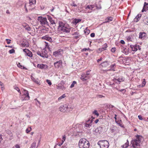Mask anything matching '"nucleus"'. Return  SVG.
<instances>
[{
    "label": "nucleus",
    "mask_w": 148,
    "mask_h": 148,
    "mask_svg": "<svg viewBox=\"0 0 148 148\" xmlns=\"http://www.w3.org/2000/svg\"><path fill=\"white\" fill-rule=\"evenodd\" d=\"M100 148H108L109 145V142L106 140L99 141L98 143Z\"/></svg>",
    "instance_id": "5"
},
{
    "label": "nucleus",
    "mask_w": 148,
    "mask_h": 148,
    "mask_svg": "<svg viewBox=\"0 0 148 148\" xmlns=\"http://www.w3.org/2000/svg\"><path fill=\"white\" fill-rule=\"evenodd\" d=\"M42 38V39L46 40L51 42L53 41V40L51 38L49 37L48 35H46L45 36H43Z\"/></svg>",
    "instance_id": "19"
},
{
    "label": "nucleus",
    "mask_w": 148,
    "mask_h": 148,
    "mask_svg": "<svg viewBox=\"0 0 148 148\" xmlns=\"http://www.w3.org/2000/svg\"><path fill=\"white\" fill-rule=\"evenodd\" d=\"M38 20L40 23V24L42 25H45L49 26L46 18L39 16L38 17Z\"/></svg>",
    "instance_id": "6"
},
{
    "label": "nucleus",
    "mask_w": 148,
    "mask_h": 148,
    "mask_svg": "<svg viewBox=\"0 0 148 148\" xmlns=\"http://www.w3.org/2000/svg\"><path fill=\"white\" fill-rule=\"evenodd\" d=\"M130 47L132 49V51H136L138 49L139 50L141 49V48H140L139 46L137 45H130Z\"/></svg>",
    "instance_id": "13"
},
{
    "label": "nucleus",
    "mask_w": 148,
    "mask_h": 148,
    "mask_svg": "<svg viewBox=\"0 0 148 148\" xmlns=\"http://www.w3.org/2000/svg\"><path fill=\"white\" fill-rule=\"evenodd\" d=\"M120 42L121 44H124L125 43V42L123 40H121L120 41Z\"/></svg>",
    "instance_id": "58"
},
{
    "label": "nucleus",
    "mask_w": 148,
    "mask_h": 148,
    "mask_svg": "<svg viewBox=\"0 0 148 148\" xmlns=\"http://www.w3.org/2000/svg\"><path fill=\"white\" fill-rule=\"evenodd\" d=\"M63 50L60 49L53 52V55L55 57H58L60 56H62L63 54Z\"/></svg>",
    "instance_id": "10"
},
{
    "label": "nucleus",
    "mask_w": 148,
    "mask_h": 148,
    "mask_svg": "<svg viewBox=\"0 0 148 148\" xmlns=\"http://www.w3.org/2000/svg\"><path fill=\"white\" fill-rule=\"evenodd\" d=\"M95 6L96 7L97 9H100L101 8L100 3L99 2L98 4H95Z\"/></svg>",
    "instance_id": "27"
},
{
    "label": "nucleus",
    "mask_w": 148,
    "mask_h": 148,
    "mask_svg": "<svg viewBox=\"0 0 148 148\" xmlns=\"http://www.w3.org/2000/svg\"><path fill=\"white\" fill-rule=\"evenodd\" d=\"M36 53L43 58H47L49 57L48 55L47 54V51L45 49H42L41 52L39 51H37L36 52Z\"/></svg>",
    "instance_id": "7"
},
{
    "label": "nucleus",
    "mask_w": 148,
    "mask_h": 148,
    "mask_svg": "<svg viewBox=\"0 0 148 148\" xmlns=\"http://www.w3.org/2000/svg\"><path fill=\"white\" fill-rule=\"evenodd\" d=\"M36 3V0H29V3L31 5L35 4Z\"/></svg>",
    "instance_id": "30"
},
{
    "label": "nucleus",
    "mask_w": 148,
    "mask_h": 148,
    "mask_svg": "<svg viewBox=\"0 0 148 148\" xmlns=\"http://www.w3.org/2000/svg\"><path fill=\"white\" fill-rule=\"evenodd\" d=\"M99 120L98 119H97L94 121V122L95 123H97L99 121Z\"/></svg>",
    "instance_id": "63"
},
{
    "label": "nucleus",
    "mask_w": 148,
    "mask_h": 148,
    "mask_svg": "<svg viewBox=\"0 0 148 148\" xmlns=\"http://www.w3.org/2000/svg\"><path fill=\"white\" fill-rule=\"evenodd\" d=\"M140 137L138 135H136V139L132 141L130 144V148H139L140 143Z\"/></svg>",
    "instance_id": "3"
},
{
    "label": "nucleus",
    "mask_w": 148,
    "mask_h": 148,
    "mask_svg": "<svg viewBox=\"0 0 148 148\" xmlns=\"http://www.w3.org/2000/svg\"><path fill=\"white\" fill-rule=\"evenodd\" d=\"M18 66L19 67V68L22 69H25V67L24 66L22 65L20 63H18V64H17Z\"/></svg>",
    "instance_id": "29"
},
{
    "label": "nucleus",
    "mask_w": 148,
    "mask_h": 148,
    "mask_svg": "<svg viewBox=\"0 0 148 148\" xmlns=\"http://www.w3.org/2000/svg\"><path fill=\"white\" fill-rule=\"evenodd\" d=\"M127 39L128 41H132L133 38L132 36H130L128 37Z\"/></svg>",
    "instance_id": "37"
},
{
    "label": "nucleus",
    "mask_w": 148,
    "mask_h": 148,
    "mask_svg": "<svg viewBox=\"0 0 148 148\" xmlns=\"http://www.w3.org/2000/svg\"><path fill=\"white\" fill-rule=\"evenodd\" d=\"M56 88L58 89H60L62 90H65L66 89V88L61 84H58V85L57 86Z\"/></svg>",
    "instance_id": "21"
},
{
    "label": "nucleus",
    "mask_w": 148,
    "mask_h": 148,
    "mask_svg": "<svg viewBox=\"0 0 148 148\" xmlns=\"http://www.w3.org/2000/svg\"><path fill=\"white\" fill-rule=\"evenodd\" d=\"M71 5L74 7H77V5L75 3L74 1L72 2V3L71 4Z\"/></svg>",
    "instance_id": "49"
},
{
    "label": "nucleus",
    "mask_w": 148,
    "mask_h": 148,
    "mask_svg": "<svg viewBox=\"0 0 148 148\" xmlns=\"http://www.w3.org/2000/svg\"><path fill=\"white\" fill-rule=\"evenodd\" d=\"M81 21V20L80 19H76L75 20V23L76 24H77Z\"/></svg>",
    "instance_id": "36"
},
{
    "label": "nucleus",
    "mask_w": 148,
    "mask_h": 148,
    "mask_svg": "<svg viewBox=\"0 0 148 148\" xmlns=\"http://www.w3.org/2000/svg\"><path fill=\"white\" fill-rule=\"evenodd\" d=\"M113 80L114 82L117 84H120V82H123L124 79L122 77H120L118 78H114Z\"/></svg>",
    "instance_id": "15"
},
{
    "label": "nucleus",
    "mask_w": 148,
    "mask_h": 148,
    "mask_svg": "<svg viewBox=\"0 0 148 148\" xmlns=\"http://www.w3.org/2000/svg\"><path fill=\"white\" fill-rule=\"evenodd\" d=\"M144 23L148 25V20L147 19H145L143 21Z\"/></svg>",
    "instance_id": "46"
},
{
    "label": "nucleus",
    "mask_w": 148,
    "mask_h": 148,
    "mask_svg": "<svg viewBox=\"0 0 148 148\" xmlns=\"http://www.w3.org/2000/svg\"><path fill=\"white\" fill-rule=\"evenodd\" d=\"M90 36L92 37H94L95 36V34L94 33H92L90 34Z\"/></svg>",
    "instance_id": "54"
},
{
    "label": "nucleus",
    "mask_w": 148,
    "mask_h": 148,
    "mask_svg": "<svg viewBox=\"0 0 148 148\" xmlns=\"http://www.w3.org/2000/svg\"><path fill=\"white\" fill-rule=\"evenodd\" d=\"M32 130V128L31 127H29L26 129V132L27 133H28Z\"/></svg>",
    "instance_id": "32"
},
{
    "label": "nucleus",
    "mask_w": 148,
    "mask_h": 148,
    "mask_svg": "<svg viewBox=\"0 0 148 148\" xmlns=\"http://www.w3.org/2000/svg\"><path fill=\"white\" fill-rule=\"evenodd\" d=\"M102 128L101 127H98L96 128L95 130V132L96 133L100 134L102 131Z\"/></svg>",
    "instance_id": "24"
},
{
    "label": "nucleus",
    "mask_w": 148,
    "mask_h": 148,
    "mask_svg": "<svg viewBox=\"0 0 148 148\" xmlns=\"http://www.w3.org/2000/svg\"><path fill=\"white\" fill-rule=\"evenodd\" d=\"M13 148H20V147L19 145L16 144L15 145V147H13Z\"/></svg>",
    "instance_id": "52"
},
{
    "label": "nucleus",
    "mask_w": 148,
    "mask_h": 148,
    "mask_svg": "<svg viewBox=\"0 0 148 148\" xmlns=\"http://www.w3.org/2000/svg\"><path fill=\"white\" fill-rule=\"evenodd\" d=\"M65 97V94H63L61 96H60V97H59V98H58V100H61L62 99L64 98Z\"/></svg>",
    "instance_id": "38"
},
{
    "label": "nucleus",
    "mask_w": 148,
    "mask_h": 148,
    "mask_svg": "<svg viewBox=\"0 0 148 148\" xmlns=\"http://www.w3.org/2000/svg\"><path fill=\"white\" fill-rule=\"evenodd\" d=\"M47 18L49 21L50 20H51L52 19V17L50 16L49 15L47 16Z\"/></svg>",
    "instance_id": "55"
},
{
    "label": "nucleus",
    "mask_w": 148,
    "mask_h": 148,
    "mask_svg": "<svg viewBox=\"0 0 148 148\" xmlns=\"http://www.w3.org/2000/svg\"><path fill=\"white\" fill-rule=\"evenodd\" d=\"M90 76H88L84 73L82 75L80 78L83 81H85L88 79L90 78Z\"/></svg>",
    "instance_id": "16"
},
{
    "label": "nucleus",
    "mask_w": 148,
    "mask_h": 148,
    "mask_svg": "<svg viewBox=\"0 0 148 148\" xmlns=\"http://www.w3.org/2000/svg\"><path fill=\"white\" fill-rule=\"evenodd\" d=\"M127 142L121 146V147L123 148H126L129 145V141L128 140H127Z\"/></svg>",
    "instance_id": "26"
},
{
    "label": "nucleus",
    "mask_w": 148,
    "mask_h": 148,
    "mask_svg": "<svg viewBox=\"0 0 148 148\" xmlns=\"http://www.w3.org/2000/svg\"><path fill=\"white\" fill-rule=\"evenodd\" d=\"M49 21L50 22L51 24L52 25H53L55 26L56 23L54 20H53L52 19L51 20H50V21Z\"/></svg>",
    "instance_id": "33"
},
{
    "label": "nucleus",
    "mask_w": 148,
    "mask_h": 148,
    "mask_svg": "<svg viewBox=\"0 0 148 148\" xmlns=\"http://www.w3.org/2000/svg\"><path fill=\"white\" fill-rule=\"evenodd\" d=\"M90 30L89 29L85 30L84 31V32L86 35H88L90 33Z\"/></svg>",
    "instance_id": "40"
},
{
    "label": "nucleus",
    "mask_w": 148,
    "mask_h": 148,
    "mask_svg": "<svg viewBox=\"0 0 148 148\" xmlns=\"http://www.w3.org/2000/svg\"><path fill=\"white\" fill-rule=\"evenodd\" d=\"M23 51L25 52V55L26 56H28L30 57H32L33 56V54L32 52L27 49H25L23 50Z\"/></svg>",
    "instance_id": "12"
},
{
    "label": "nucleus",
    "mask_w": 148,
    "mask_h": 148,
    "mask_svg": "<svg viewBox=\"0 0 148 148\" xmlns=\"http://www.w3.org/2000/svg\"><path fill=\"white\" fill-rule=\"evenodd\" d=\"M97 96L98 98H102V97H104V96H103L102 95H98Z\"/></svg>",
    "instance_id": "57"
},
{
    "label": "nucleus",
    "mask_w": 148,
    "mask_h": 148,
    "mask_svg": "<svg viewBox=\"0 0 148 148\" xmlns=\"http://www.w3.org/2000/svg\"><path fill=\"white\" fill-rule=\"evenodd\" d=\"M62 143H63L66 139V136L65 135L62 136Z\"/></svg>",
    "instance_id": "42"
},
{
    "label": "nucleus",
    "mask_w": 148,
    "mask_h": 148,
    "mask_svg": "<svg viewBox=\"0 0 148 148\" xmlns=\"http://www.w3.org/2000/svg\"><path fill=\"white\" fill-rule=\"evenodd\" d=\"M73 108H71L68 104L61 105L59 108L60 111L63 112H69Z\"/></svg>",
    "instance_id": "4"
},
{
    "label": "nucleus",
    "mask_w": 148,
    "mask_h": 148,
    "mask_svg": "<svg viewBox=\"0 0 148 148\" xmlns=\"http://www.w3.org/2000/svg\"><path fill=\"white\" fill-rule=\"evenodd\" d=\"M99 51H100V52H101V51H103L105 50L102 47L101 48H99Z\"/></svg>",
    "instance_id": "56"
},
{
    "label": "nucleus",
    "mask_w": 148,
    "mask_h": 148,
    "mask_svg": "<svg viewBox=\"0 0 148 148\" xmlns=\"http://www.w3.org/2000/svg\"><path fill=\"white\" fill-rule=\"evenodd\" d=\"M116 50V48L115 47L112 48L111 49V51H112V52L114 53L115 52Z\"/></svg>",
    "instance_id": "48"
},
{
    "label": "nucleus",
    "mask_w": 148,
    "mask_h": 148,
    "mask_svg": "<svg viewBox=\"0 0 148 148\" xmlns=\"http://www.w3.org/2000/svg\"><path fill=\"white\" fill-rule=\"evenodd\" d=\"M113 20V18L112 17H108L105 19V21L103 22V23H106L112 21Z\"/></svg>",
    "instance_id": "22"
},
{
    "label": "nucleus",
    "mask_w": 148,
    "mask_h": 148,
    "mask_svg": "<svg viewBox=\"0 0 148 148\" xmlns=\"http://www.w3.org/2000/svg\"><path fill=\"white\" fill-rule=\"evenodd\" d=\"M37 67L39 69H46L48 68V66L46 64H38Z\"/></svg>",
    "instance_id": "14"
},
{
    "label": "nucleus",
    "mask_w": 148,
    "mask_h": 148,
    "mask_svg": "<svg viewBox=\"0 0 148 148\" xmlns=\"http://www.w3.org/2000/svg\"><path fill=\"white\" fill-rule=\"evenodd\" d=\"M62 62L61 60L56 61L54 63V65L55 68H61L62 67Z\"/></svg>",
    "instance_id": "11"
},
{
    "label": "nucleus",
    "mask_w": 148,
    "mask_h": 148,
    "mask_svg": "<svg viewBox=\"0 0 148 148\" xmlns=\"http://www.w3.org/2000/svg\"><path fill=\"white\" fill-rule=\"evenodd\" d=\"M36 142H34L32 144L30 148H35L36 147Z\"/></svg>",
    "instance_id": "35"
},
{
    "label": "nucleus",
    "mask_w": 148,
    "mask_h": 148,
    "mask_svg": "<svg viewBox=\"0 0 148 148\" xmlns=\"http://www.w3.org/2000/svg\"><path fill=\"white\" fill-rule=\"evenodd\" d=\"M138 118L140 120H142L143 119V118L142 116L140 115H139L138 116Z\"/></svg>",
    "instance_id": "53"
},
{
    "label": "nucleus",
    "mask_w": 148,
    "mask_h": 148,
    "mask_svg": "<svg viewBox=\"0 0 148 148\" xmlns=\"http://www.w3.org/2000/svg\"><path fill=\"white\" fill-rule=\"evenodd\" d=\"M6 40L8 44H9L10 43V41L11 40L10 39H6Z\"/></svg>",
    "instance_id": "50"
},
{
    "label": "nucleus",
    "mask_w": 148,
    "mask_h": 148,
    "mask_svg": "<svg viewBox=\"0 0 148 148\" xmlns=\"http://www.w3.org/2000/svg\"><path fill=\"white\" fill-rule=\"evenodd\" d=\"M101 64L103 67H106L108 66V63L107 61L104 62L102 63Z\"/></svg>",
    "instance_id": "28"
},
{
    "label": "nucleus",
    "mask_w": 148,
    "mask_h": 148,
    "mask_svg": "<svg viewBox=\"0 0 148 148\" xmlns=\"http://www.w3.org/2000/svg\"><path fill=\"white\" fill-rule=\"evenodd\" d=\"M47 82L48 83V84L49 85H51L52 83L49 80L47 79Z\"/></svg>",
    "instance_id": "51"
},
{
    "label": "nucleus",
    "mask_w": 148,
    "mask_h": 148,
    "mask_svg": "<svg viewBox=\"0 0 148 148\" xmlns=\"http://www.w3.org/2000/svg\"><path fill=\"white\" fill-rule=\"evenodd\" d=\"M78 146L79 148H89L90 146L89 142L84 138L81 139L79 142Z\"/></svg>",
    "instance_id": "2"
},
{
    "label": "nucleus",
    "mask_w": 148,
    "mask_h": 148,
    "mask_svg": "<svg viewBox=\"0 0 148 148\" xmlns=\"http://www.w3.org/2000/svg\"><path fill=\"white\" fill-rule=\"evenodd\" d=\"M141 16V14H139L136 17L134 18V20L135 22H138L139 21V18H140Z\"/></svg>",
    "instance_id": "25"
},
{
    "label": "nucleus",
    "mask_w": 148,
    "mask_h": 148,
    "mask_svg": "<svg viewBox=\"0 0 148 148\" xmlns=\"http://www.w3.org/2000/svg\"><path fill=\"white\" fill-rule=\"evenodd\" d=\"M22 26L25 28V29L28 31H30L31 30V28L26 23H23L22 24Z\"/></svg>",
    "instance_id": "20"
},
{
    "label": "nucleus",
    "mask_w": 148,
    "mask_h": 148,
    "mask_svg": "<svg viewBox=\"0 0 148 148\" xmlns=\"http://www.w3.org/2000/svg\"><path fill=\"white\" fill-rule=\"evenodd\" d=\"M31 79L33 82H35L37 84H39L40 82L39 80L38 79H35L32 76H31Z\"/></svg>",
    "instance_id": "23"
},
{
    "label": "nucleus",
    "mask_w": 148,
    "mask_h": 148,
    "mask_svg": "<svg viewBox=\"0 0 148 148\" xmlns=\"http://www.w3.org/2000/svg\"><path fill=\"white\" fill-rule=\"evenodd\" d=\"M148 10V3L146 2L144 3V5L142 12H143L144 11L146 12Z\"/></svg>",
    "instance_id": "18"
},
{
    "label": "nucleus",
    "mask_w": 148,
    "mask_h": 148,
    "mask_svg": "<svg viewBox=\"0 0 148 148\" xmlns=\"http://www.w3.org/2000/svg\"><path fill=\"white\" fill-rule=\"evenodd\" d=\"M77 82L75 81H73V82L71 84V85L70 86V87L71 88H72L74 86V85L75 84H76Z\"/></svg>",
    "instance_id": "31"
},
{
    "label": "nucleus",
    "mask_w": 148,
    "mask_h": 148,
    "mask_svg": "<svg viewBox=\"0 0 148 148\" xmlns=\"http://www.w3.org/2000/svg\"><path fill=\"white\" fill-rule=\"evenodd\" d=\"M15 89L16 90L19 92H20V94H21V92H20V89L18 87H16L15 88Z\"/></svg>",
    "instance_id": "47"
},
{
    "label": "nucleus",
    "mask_w": 148,
    "mask_h": 148,
    "mask_svg": "<svg viewBox=\"0 0 148 148\" xmlns=\"http://www.w3.org/2000/svg\"><path fill=\"white\" fill-rule=\"evenodd\" d=\"M107 47V44L106 43H105L104 45L102 47L104 49V50H105L106 49V48Z\"/></svg>",
    "instance_id": "45"
},
{
    "label": "nucleus",
    "mask_w": 148,
    "mask_h": 148,
    "mask_svg": "<svg viewBox=\"0 0 148 148\" xmlns=\"http://www.w3.org/2000/svg\"><path fill=\"white\" fill-rule=\"evenodd\" d=\"M93 114L96 115L97 116H99V114L98 113L97 110H95L92 112V113Z\"/></svg>",
    "instance_id": "34"
},
{
    "label": "nucleus",
    "mask_w": 148,
    "mask_h": 148,
    "mask_svg": "<svg viewBox=\"0 0 148 148\" xmlns=\"http://www.w3.org/2000/svg\"><path fill=\"white\" fill-rule=\"evenodd\" d=\"M115 66V64H114L111 65L110 66V69L111 70H113V69L114 68V67Z\"/></svg>",
    "instance_id": "43"
},
{
    "label": "nucleus",
    "mask_w": 148,
    "mask_h": 148,
    "mask_svg": "<svg viewBox=\"0 0 148 148\" xmlns=\"http://www.w3.org/2000/svg\"><path fill=\"white\" fill-rule=\"evenodd\" d=\"M15 52V50L14 49H12L9 51V53L10 54H12Z\"/></svg>",
    "instance_id": "41"
},
{
    "label": "nucleus",
    "mask_w": 148,
    "mask_h": 148,
    "mask_svg": "<svg viewBox=\"0 0 148 148\" xmlns=\"http://www.w3.org/2000/svg\"><path fill=\"white\" fill-rule=\"evenodd\" d=\"M146 83V82L145 81V79H144L143 81V82L142 83V86H145V85Z\"/></svg>",
    "instance_id": "44"
},
{
    "label": "nucleus",
    "mask_w": 148,
    "mask_h": 148,
    "mask_svg": "<svg viewBox=\"0 0 148 148\" xmlns=\"http://www.w3.org/2000/svg\"><path fill=\"white\" fill-rule=\"evenodd\" d=\"M22 101L24 100H28L29 99L30 97L29 96L28 91L24 90V93L22 96Z\"/></svg>",
    "instance_id": "9"
},
{
    "label": "nucleus",
    "mask_w": 148,
    "mask_h": 148,
    "mask_svg": "<svg viewBox=\"0 0 148 148\" xmlns=\"http://www.w3.org/2000/svg\"><path fill=\"white\" fill-rule=\"evenodd\" d=\"M89 48H88V49H86V48H84L82 50L83 51H86L87 50H89Z\"/></svg>",
    "instance_id": "59"
},
{
    "label": "nucleus",
    "mask_w": 148,
    "mask_h": 148,
    "mask_svg": "<svg viewBox=\"0 0 148 148\" xmlns=\"http://www.w3.org/2000/svg\"><path fill=\"white\" fill-rule=\"evenodd\" d=\"M86 8V9H87V8L89 9H90V8H91L90 5H87Z\"/></svg>",
    "instance_id": "61"
},
{
    "label": "nucleus",
    "mask_w": 148,
    "mask_h": 148,
    "mask_svg": "<svg viewBox=\"0 0 148 148\" xmlns=\"http://www.w3.org/2000/svg\"><path fill=\"white\" fill-rule=\"evenodd\" d=\"M58 23L59 25L58 28V30L61 32V33L64 32L68 33L70 32L71 29L73 30V27L67 24H64L62 22L59 21Z\"/></svg>",
    "instance_id": "1"
},
{
    "label": "nucleus",
    "mask_w": 148,
    "mask_h": 148,
    "mask_svg": "<svg viewBox=\"0 0 148 148\" xmlns=\"http://www.w3.org/2000/svg\"><path fill=\"white\" fill-rule=\"evenodd\" d=\"M24 8H25V10L26 11V12H28V10L27 8V7H26V4H25V6H24Z\"/></svg>",
    "instance_id": "64"
},
{
    "label": "nucleus",
    "mask_w": 148,
    "mask_h": 148,
    "mask_svg": "<svg viewBox=\"0 0 148 148\" xmlns=\"http://www.w3.org/2000/svg\"><path fill=\"white\" fill-rule=\"evenodd\" d=\"M137 87L138 88H140L144 87L143 86H142V84H140L137 86Z\"/></svg>",
    "instance_id": "62"
},
{
    "label": "nucleus",
    "mask_w": 148,
    "mask_h": 148,
    "mask_svg": "<svg viewBox=\"0 0 148 148\" xmlns=\"http://www.w3.org/2000/svg\"><path fill=\"white\" fill-rule=\"evenodd\" d=\"M120 91L121 92L123 91V93H124L125 92L126 90L125 89H121V90H120Z\"/></svg>",
    "instance_id": "60"
},
{
    "label": "nucleus",
    "mask_w": 148,
    "mask_h": 148,
    "mask_svg": "<svg viewBox=\"0 0 148 148\" xmlns=\"http://www.w3.org/2000/svg\"><path fill=\"white\" fill-rule=\"evenodd\" d=\"M147 36L145 32H140L139 34V38L141 39H144Z\"/></svg>",
    "instance_id": "17"
},
{
    "label": "nucleus",
    "mask_w": 148,
    "mask_h": 148,
    "mask_svg": "<svg viewBox=\"0 0 148 148\" xmlns=\"http://www.w3.org/2000/svg\"><path fill=\"white\" fill-rule=\"evenodd\" d=\"M22 44V45L25 47H27L28 46V45L27 43H23Z\"/></svg>",
    "instance_id": "39"
},
{
    "label": "nucleus",
    "mask_w": 148,
    "mask_h": 148,
    "mask_svg": "<svg viewBox=\"0 0 148 148\" xmlns=\"http://www.w3.org/2000/svg\"><path fill=\"white\" fill-rule=\"evenodd\" d=\"M93 121V119H89L84 124V127L87 129H91Z\"/></svg>",
    "instance_id": "8"
}]
</instances>
